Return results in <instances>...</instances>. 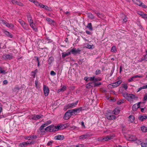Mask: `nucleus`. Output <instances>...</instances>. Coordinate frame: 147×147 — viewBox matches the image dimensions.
<instances>
[{
	"label": "nucleus",
	"mask_w": 147,
	"mask_h": 147,
	"mask_svg": "<svg viewBox=\"0 0 147 147\" xmlns=\"http://www.w3.org/2000/svg\"><path fill=\"white\" fill-rule=\"evenodd\" d=\"M122 95L128 101H130L135 98H138V97L134 94H128L126 92L122 93Z\"/></svg>",
	"instance_id": "1"
},
{
	"label": "nucleus",
	"mask_w": 147,
	"mask_h": 147,
	"mask_svg": "<svg viewBox=\"0 0 147 147\" xmlns=\"http://www.w3.org/2000/svg\"><path fill=\"white\" fill-rule=\"evenodd\" d=\"M45 130L47 131H49L51 132L58 131L57 125L55 126L53 125H51L47 127L45 129Z\"/></svg>",
	"instance_id": "2"
},
{
	"label": "nucleus",
	"mask_w": 147,
	"mask_h": 147,
	"mask_svg": "<svg viewBox=\"0 0 147 147\" xmlns=\"http://www.w3.org/2000/svg\"><path fill=\"white\" fill-rule=\"evenodd\" d=\"M78 100L76 101L74 103H69L68 104L66 105L64 107V109H66V110L68 109H72L75 107L78 104Z\"/></svg>",
	"instance_id": "3"
},
{
	"label": "nucleus",
	"mask_w": 147,
	"mask_h": 147,
	"mask_svg": "<svg viewBox=\"0 0 147 147\" xmlns=\"http://www.w3.org/2000/svg\"><path fill=\"white\" fill-rule=\"evenodd\" d=\"M13 56L11 53L9 54H4L2 56L3 59L5 60H11L13 59Z\"/></svg>",
	"instance_id": "4"
},
{
	"label": "nucleus",
	"mask_w": 147,
	"mask_h": 147,
	"mask_svg": "<svg viewBox=\"0 0 147 147\" xmlns=\"http://www.w3.org/2000/svg\"><path fill=\"white\" fill-rule=\"evenodd\" d=\"M71 50V53L73 54L74 55H76L77 54H80V53L81 50L78 48L76 49L75 48H73Z\"/></svg>",
	"instance_id": "5"
},
{
	"label": "nucleus",
	"mask_w": 147,
	"mask_h": 147,
	"mask_svg": "<svg viewBox=\"0 0 147 147\" xmlns=\"http://www.w3.org/2000/svg\"><path fill=\"white\" fill-rule=\"evenodd\" d=\"M18 22L22 27L25 29H28V24L21 19H19Z\"/></svg>",
	"instance_id": "6"
},
{
	"label": "nucleus",
	"mask_w": 147,
	"mask_h": 147,
	"mask_svg": "<svg viewBox=\"0 0 147 147\" xmlns=\"http://www.w3.org/2000/svg\"><path fill=\"white\" fill-rule=\"evenodd\" d=\"M72 116L70 113V111L69 110L67 111L63 117V119L65 120L69 119Z\"/></svg>",
	"instance_id": "7"
},
{
	"label": "nucleus",
	"mask_w": 147,
	"mask_h": 147,
	"mask_svg": "<svg viewBox=\"0 0 147 147\" xmlns=\"http://www.w3.org/2000/svg\"><path fill=\"white\" fill-rule=\"evenodd\" d=\"M122 82L121 80H120L115 83H111L109 84L110 85L112 86V88H115L118 86Z\"/></svg>",
	"instance_id": "8"
},
{
	"label": "nucleus",
	"mask_w": 147,
	"mask_h": 147,
	"mask_svg": "<svg viewBox=\"0 0 147 147\" xmlns=\"http://www.w3.org/2000/svg\"><path fill=\"white\" fill-rule=\"evenodd\" d=\"M43 91L45 96H48L49 92L48 87L45 85H44L43 86Z\"/></svg>",
	"instance_id": "9"
},
{
	"label": "nucleus",
	"mask_w": 147,
	"mask_h": 147,
	"mask_svg": "<svg viewBox=\"0 0 147 147\" xmlns=\"http://www.w3.org/2000/svg\"><path fill=\"white\" fill-rule=\"evenodd\" d=\"M106 116L107 119L110 120L115 119L116 118V116L114 115L111 114H107Z\"/></svg>",
	"instance_id": "10"
},
{
	"label": "nucleus",
	"mask_w": 147,
	"mask_h": 147,
	"mask_svg": "<svg viewBox=\"0 0 147 147\" xmlns=\"http://www.w3.org/2000/svg\"><path fill=\"white\" fill-rule=\"evenodd\" d=\"M140 103L141 102H139L137 104H134L132 107V110L134 111H136L137 110V109L140 107Z\"/></svg>",
	"instance_id": "11"
},
{
	"label": "nucleus",
	"mask_w": 147,
	"mask_h": 147,
	"mask_svg": "<svg viewBox=\"0 0 147 147\" xmlns=\"http://www.w3.org/2000/svg\"><path fill=\"white\" fill-rule=\"evenodd\" d=\"M55 139L57 140H63L64 138V136L63 135H58L55 137Z\"/></svg>",
	"instance_id": "12"
},
{
	"label": "nucleus",
	"mask_w": 147,
	"mask_h": 147,
	"mask_svg": "<svg viewBox=\"0 0 147 147\" xmlns=\"http://www.w3.org/2000/svg\"><path fill=\"white\" fill-rule=\"evenodd\" d=\"M44 116L42 115H34L32 117V119L33 120H36L40 119V118H42Z\"/></svg>",
	"instance_id": "13"
},
{
	"label": "nucleus",
	"mask_w": 147,
	"mask_h": 147,
	"mask_svg": "<svg viewBox=\"0 0 147 147\" xmlns=\"http://www.w3.org/2000/svg\"><path fill=\"white\" fill-rule=\"evenodd\" d=\"M139 120L141 121H143L144 120L147 119V115H140L138 117Z\"/></svg>",
	"instance_id": "14"
},
{
	"label": "nucleus",
	"mask_w": 147,
	"mask_h": 147,
	"mask_svg": "<svg viewBox=\"0 0 147 147\" xmlns=\"http://www.w3.org/2000/svg\"><path fill=\"white\" fill-rule=\"evenodd\" d=\"M65 124H60L58 125H57V131H58L59 129H62L65 127Z\"/></svg>",
	"instance_id": "15"
},
{
	"label": "nucleus",
	"mask_w": 147,
	"mask_h": 147,
	"mask_svg": "<svg viewBox=\"0 0 147 147\" xmlns=\"http://www.w3.org/2000/svg\"><path fill=\"white\" fill-rule=\"evenodd\" d=\"M71 53V50L70 51H69L67 52V53H61L62 54V57L63 59H64L65 57L66 56H68L70 55Z\"/></svg>",
	"instance_id": "16"
},
{
	"label": "nucleus",
	"mask_w": 147,
	"mask_h": 147,
	"mask_svg": "<svg viewBox=\"0 0 147 147\" xmlns=\"http://www.w3.org/2000/svg\"><path fill=\"white\" fill-rule=\"evenodd\" d=\"M112 136L111 135L106 136L105 137L103 138V140L105 141H107L111 140L112 138Z\"/></svg>",
	"instance_id": "17"
},
{
	"label": "nucleus",
	"mask_w": 147,
	"mask_h": 147,
	"mask_svg": "<svg viewBox=\"0 0 147 147\" xmlns=\"http://www.w3.org/2000/svg\"><path fill=\"white\" fill-rule=\"evenodd\" d=\"M94 82H91L87 84L86 85V87L87 88H91L94 87Z\"/></svg>",
	"instance_id": "18"
},
{
	"label": "nucleus",
	"mask_w": 147,
	"mask_h": 147,
	"mask_svg": "<svg viewBox=\"0 0 147 147\" xmlns=\"http://www.w3.org/2000/svg\"><path fill=\"white\" fill-rule=\"evenodd\" d=\"M89 137L90 136L88 134L83 135L80 136L79 139L80 140L85 139Z\"/></svg>",
	"instance_id": "19"
},
{
	"label": "nucleus",
	"mask_w": 147,
	"mask_h": 147,
	"mask_svg": "<svg viewBox=\"0 0 147 147\" xmlns=\"http://www.w3.org/2000/svg\"><path fill=\"white\" fill-rule=\"evenodd\" d=\"M28 145H29V144L28 143V142H23L20 143L19 144V146L20 147H24Z\"/></svg>",
	"instance_id": "20"
},
{
	"label": "nucleus",
	"mask_w": 147,
	"mask_h": 147,
	"mask_svg": "<svg viewBox=\"0 0 147 147\" xmlns=\"http://www.w3.org/2000/svg\"><path fill=\"white\" fill-rule=\"evenodd\" d=\"M28 20L29 23H32L33 22L32 17L31 15L29 13L27 15Z\"/></svg>",
	"instance_id": "21"
},
{
	"label": "nucleus",
	"mask_w": 147,
	"mask_h": 147,
	"mask_svg": "<svg viewBox=\"0 0 147 147\" xmlns=\"http://www.w3.org/2000/svg\"><path fill=\"white\" fill-rule=\"evenodd\" d=\"M128 120L131 123H132L134 120V117L133 115H131L128 117Z\"/></svg>",
	"instance_id": "22"
},
{
	"label": "nucleus",
	"mask_w": 147,
	"mask_h": 147,
	"mask_svg": "<svg viewBox=\"0 0 147 147\" xmlns=\"http://www.w3.org/2000/svg\"><path fill=\"white\" fill-rule=\"evenodd\" d=\"M129 140L131 141H134L136 140V137L133 135H131L129 137Z\"/></svg>",
	"instance_id": "23"
},
{
	"label": "nucleus",
	"mask_w": 147,
	"mask_h": 147,
	"mask_svg": "<svg viewBox=\"0 0 147 147\" xmlns=\"http://www.w3.org/2000/svg\"><path fill=\"white\" fill-rule=\"evenodd\" d=\"M5 34L7 35V36L10 37V38H12L13 37L12 35L9 32L7 31H5L4 32Z\"/></svg>",
	"instance_id": "24"
},
{
	"label": "nucleus",
	"mask_w": 147,
	"mask_h": 147,
	"mask_svg": "<svg viewBox=\"0 0 147 147\" xmlns=\"http://www.w3.org/2000/svg\"><path fill=\"white\" fill-rule=\"evenodd\" d=\"M120 110L118 107H116L114 110V114L116 115H117L120 112Z\"/></svg>",
	"instance_id": "25"
},
{
	"label": "nucleus",
	"mask_w": 147,
	"mask_h": 147,
	"mask_svg": "<svg viewBox=\"0 0 147 147\" xmlns=\"http://www.w3.org/2000/svg\"><path fill=\"white\" fill-rule=\"evenodd\" d=\"M30 26L34 30L35 32H36L37 31V28L35 26V25L33 24V22L32 23H30Z\"/></svg>",
	"instance_id": "26"
},
{
	"label": "nucleus",
	"mask_w": 147,
	"mask_h": 147,
	"mask_svg": "<svg viewBox=\"0 0 147 147\" xmlns=\"http://www.w3.org/2000/svg\"><path fill=\"white\" fill-rule=\"evenodd\" d=\"M70 113L72 115H76L77 113V112L75 109H71L70 110Z\"/></svg>",
	"instance_id": "27"
},
{
	"label": "nucleus",
	"mask_w": 147,
	"mask_h": 147,
	"mask_svg": "<svg viewBox=\"0 0 147 147\" xmlns=\"http://www.w3.org/2000/svg\"><path fill=\"white\" fill-rule=\"evenodd\" d=\"M66 86H63L61 88L58 90L57 92L59 93L61 91L63 92L66 90Z\"/></svg>",
	"instance_id": "28"
},
{
	"label": "nucleus",
	"mask_w": 147,
	"mask_h": 147,
	"mask_svg": "<svg viewBox=\"0 0 147 147\" xmlns=\"http://www.w3.org/2000/svg\"><path fill=\"white\" fill-rule=\"evenodd\" d=\"M54 58L52 57H49L48 59V64L50 65L54 61Z\"/></svg>",
	"instance_id": "29"
},
{
	"label": "nucleus",
	"mask_w": 147,
	"mask_h": 147,
	"mask_svg": "<svg viewBox=\"0 0 147 147\" xmlns=\"http://www.w3.org/2000/svg\"><path fill=\"white\" fill-rule=\"evenodd\" d=\"M86 27L87 28H88L91 31L93 30V28L91 23H88V25L86 26Z\"/></svg>",
	"instance_id": "30"
},
{
	"label": "nucleus",
	"mask_w": 147,
	"mask_h": 147,
	"mask_svg": "<svg viewBox=\"0 0 147 147\" xmlns=\"http://www.w3.org/2000/svg\"><path fill=\"white\" fill-rule=\"evenodd\" d=\"M102 83L100 82H94V85L93 86L94 87H98L99 86L101 85Z\"/></svg>",
	"instance_id": "31"
},
{
	"label": "nucleus",
	"mask_w": 147,
	"mask_h": 147,
	"mask_svg": "<svg viewBox=\"0 0 147 147\" xmlns=\"http://www.w3.org/2000/svg\"><path fill=\"white\" fill-rule=\"evenodd\" d=\"M138 6L140 7H142L144 8H146L147 7V6L141 1L140 2V3H139Z\"/></svg>",
	"instance_id": "32"
},
{
	"label": "nucleus",
	"mask_w": 147,
	"mask_h": 147,
	"mask_svg": "<svg viewBox=\"0 0 147 147\" xmlns=\"http://www.w3.org/2000/svg\"><path fill=\"white\" fill-rule=\"evenodd\" d=\"M141 130L142 131L144 132H147V129L146 127L143 126L141 127Z\"/></svg>",
	"instance_id": "33"
},
{
	"label": "nucleus",
	"mask_w": 147,
	"mask_h": 147,
	"mask_svg": "<svg viewBox=\"0 0 147 147\" xmlns=\"http://www.w3.org/2000/svg\"><path fill=\"white\" fill-rule=\"evenodd\" d=\"M132 1L137 5H138L141 1L140 0H132Z\"/></svg>",
	"instance_id": "34"
},
{
	"label": "nucleus",
	"mask_w": 147,
	"mask_h": 147,
	"mask_svg": "<svg viewBox=\"0 0 147 147\" xmlns=\"http://www.w3.org/2000/svg\"><path fill=\"white\" fill-rule=\"evenodd\" d=\"M46 19L47 22L50 24H51L54 22L53 20H52L50 18H47Z\"/></svg>",
	"instance_id": "35"
},
{
	"label": "nucleus",
	"mask_w": 147,
	"mask_h": 147,
	"mask_svg": "<svg viewBox=\"0 0 147 147\" xmlns=\"http://www.w3.org/2000/svg\"><path fill=\"white\" fill-rule=\"evenodd\" d=\"M111 51L112 52L115 53L117 51L116 47L115 46H113L111 48Z\"/></svg>",
	"instance_id": "36"
},
{
	"label": "nucleus",
	"mask_w": 147,
	"mask_h": 147,
	"mask_svg": "<svg viewBox=\"0 0 147 147\" xmlns=\"http://www.w3.org/2000/svg\"><path fill=\"white\" fill-rule=\"evenodd\" d=\"M5 26L8 28H13L14 26V25L13 24H9L7 23H6Z\"/></svg>",
	"instance_id": "37"
},
{
	"label": "nucleus",
	"mask_w": 147,
	"mask_h": 147,
	"mask_svg": "<svg viewBox=\"0 0 147 147\" xmlns=\"http://www.w3.org/2000/svg\"><path fill=\"white\" fill-rule=\"evenodd\" d=\"M94 45H91L89 44H88L87 45L86 47L89 49H92L94 48Z\"/></svg>",
	"instance_id": "38"
},
{
	"label": "nucleus",
	"mask_w": 147,
	"mask_h": 147,
	"mask_svg": "<svg viewBox=\"0 0 147 147\" xmlns=\"http://www.w3.org/2000/svg\"><path fill=\"white\" fill-rule=\"evenodd\" d=\"M145 143L142 142L141 143L142 147H147V142L145 141Z\"/></svg>",
	"instance_id": "39"
},
{
	"label": "nucleus",
	"mask_w": 147,
	"mask_h": 147,
	"mask_svg": "<svg viewBox=\"0 0 147 147\" xmlns=\"http://www.w3.org/2000/svg\"><path fill=\"white\" fill-rule=\"evenodd\" d=\"M142 18L144 19H146L147 20V14H140Z\"/></svg>",
	"instance_id": "40"
},
{
	"label": "nucleus",
	"mask_w": 147,
	"mask_h": 147,
	"mask_svg": "<svg viewBox=\"0 0 147 147\" xmlns=\"http://www.w3.org/2000/svg\"><path fill=\"white\" fill-rule=\"evenodd\" d=\"M88 17L90 18L91 19H94V16L92 13H89L88 14Z\"/></svg>",
	"instance_id": "41"
},
{
	"label": "nucleus",
	"mask_w": 147,
	"mask_h": 147,
	"mask_svg": "<svg viewBox=\"0 0 147 147\" xmlns=\"http://www.w3.org/2000/svg\"><path fill=\"white\" fill-rule=\"evenodd\" d=\"M0 73H1L3 74H5L6 73L5 71L4 70H3L2 68L0 67Z\"/></svg>",
	"instance_id": "42"
},
{
	"label": "nucleus",
	"mask_w": 147,
	"mask_h": 147,
	"mask_svg": "<svg viewBox=\"0 0 147 147\" xmlns=\"http://www.w3.org/2000/svg\"><path fill=\"white\" fill-rule=\"evenodd\" d=\"M101 73V71L100 69H97L95 71V74L96 75L100 74Z\"/></svg>",
	"instance_id": "43"
},
{
	"label": "nucleus",
	"mask_w": 147,
	"mask_h": 147,
	"mask_svg": "<svg viewBox=\"0 0 147 147\" xmlns=\"http://www.w3.org/2000/svg\"><path fill=\"white\" fill-rule=\"evenodd\" d=\"M77 112V113H79L82 110V107H80L79 108L75 109Z\"/></svg>",
	"instance_id": "44"
},
{
	"label": "nucleus",
	"mask_w": 147,
	"mask_h": 147,
	"mask_svg": "<svg viewBox=\"0 0 147 147\" xmlns=\"http://www.w3.org/2000/svg\"><path fill=\"white\" fill-rule=\"evenodd\" d=\"M33 3L35 4V5L36 6H39L40 4V3L38 2L36 0H34Z\"/></svg>",
	"instance_id": "45"
},
{
	"label": "nucleus",
	"mask_w": 147,
	"mask_h": 147,
	"mask_svg": "<svg viewBox=\"0 0 147 147\" xmlns=\"http://www.w3.org/2000/svg\"><path fill=\"white\" fill-rule=\"evenodd\" d=\"M95 77L94 76L93 77H90V78L89 80L93 82H94L95 81Z\"/></svg>",
	"instance_id": "46"
},
{
	"label": "nucleus",
	"mask_w": 147,
	"mask_h": 147,
	"mask_svg": "<svg viewBox=\"0 0 147 147\" xmlns=\"http://www.w3.org/2000/svg\"><path fill=\"white\" fill-rule=\"evenodd\" d=\"M101 80L102 79L100 77H98L97 78H95L94 82H96L98 81H101Z\"/></svg>",
	"instance_id": "47"
},
{
	"label": "nucleus",
	"mask_w": 147,
	"mask_h": 147,
	"mask_svg": "<svg viewBox=\"0 0 147 147\" xmlns=\"http://www.w3.org/2000/svg\"><path fill=\"white\" fill-rule=\"evenodd\" d=\"M146 58H147V54H146V55H145L144 57L142 58L141 59V60L140 61V62H141L145 60Z\"/></svg>",
	"instance_id": "48"
},
{
	"label": "nucleus",
	"mask_w": 147,
	"mask_h": 147,
	"mask_svg": "<svg viewBox=\"0 0 147 147\" xmlns=\"http://www.w3.org/2000/svg\"><path fill=\"white\" fill-rule=\"evenodd\" d=\"M43 8L49 11V7L46 5H44Z\"/></svg>",
	"instance_id": "49"
},
{
	"label": "nucleus",
	"mask_w": 147,
	"mask_h": 147,
	"mask_svg": "<svg viewBox=\"0 0 147 147\" xmlns=\"http://www.w3.org/2000/svg\"><path fill=\"white\" fill-rule=\"evenodd\" d=\"M143 100L144 101H147V93H146L144 95Z\"/></svg>",
	"instance_id": "50"
},
{
	"label": "nucleus",
	"mask_w": 147,
	"mask_h": 147,
	"mask_svg": "<svg viewBox=\"0 0 147 147\" xmlns=\"http://www.w3.org/2000/svg\"><path fill=\"white\" fill-rule=\"evenodd\" d=\"M11 2L13 4L17 5L18 2L16 0H12Z\"/></svg>",
	"instance_id": "51"
},
{
	"label": "nucleus",
	"mask_w": 147,
	"mask_h": 147,
	"mask_svg": "<svg viewBox=\"0 0 147 147\" xmlns=\"http://www.w3.org/2000/svg\"><path fill=\"white\" fill-rule=\"evenodd\" d=\"M84 145L83 144H78L75 147H84Z\"/></svg>",
	"instance_id": "52"
},
{
	"label": "nucleus",
	"mask_w": 147,
	"mask_h": 147,
	"mask_svg": "<svg viewBox=\"0 0 147 147\" xmlns=\"http://www.w3.org/2000/svg\"><path fill=\"white\" fill-rule=\"evenodd\" d=\"M36 142V141H34V140H32L30 142H28V143H29V145L33 144H34Z\"/></svg>",
	"instance_id": "53"
},
{
	"label": "nucleus",
	"mask_w": 147,
	"mask_h": 147,
	"mask_svg": "<svg viewBox=\"0 0 147 147\" xmlns=\"http://www.w3.org/2000/svg\"><path fill=\"white\" fill-rule=\"evenodd\" d=\"M17 5H19V6H22V7L24 5L23 3L20 2H18Z\"/></svg>",
	"instance_id": "54"
},
{
	"label": "nucleus",
	"mask_w": 147,
	"mask_h": 147,
	"mask_svg": "<svg viewBox=\"0 0 147 147\" xmlns=\"http://www.w3.org/2000/svg\"><path fill=\"white\" fill-rule=\"evenodd\" d=\"M50 74L51 75L54 76L56 74V73L53 71H51Z\"/></svg>",
	"instance_id": "55"
},
{
	"label": "nucleus",
	"mask_w": 147,
	"mask_h": 147,
	"mask_svg": "<svg viewBox=\"0 0 147 147\" xmlns=\"http://www.w3.org/2000/svg\"><path fill=\"white\" fill-rule=\"evenodd\" d=\"M53 142V141H50L48 142V143L47 144V145L48 146H52V144Z\"/></svg>",
	"instance_id": "56"
},
{
	"label": "nucleus",
	"mask_w": 147,
	"mask_h": 147,
	"mask_svg": "<svg viewBox=\"0 0 147 147\" xmlns=\"http://www.w3.org/2000/svg\"><path fill=\"white\" fill-rule=\"evenodd\" d=\"M37 138V136L36 135H32L30 136V138H31L32 139H35Z\"/></svg>",
	"instance_id": "57"
},
{
	"label": "nucleus",
	"mask_w": 147,
	"mask_h": 147,
	"mask_svg": "<svg viewBox=\"0 0 147 147\" xmlns=\"http://www.w3.org/2000/svg\"><path fill=\"white\" fill-rule=\"evenodd\" d=\"M123 21L125 22H126L127 21V18L126 16H125L124 18L123 19Z\"/></svg>",
	"instance_id": "58"
},
{
	"label": "nucleus",
	"mask_w": 147,
	"mask_h": 147,
	"mask_svg": "<svg viewBox=\"0 0 147 147\" xmlns=\"http://www.w3.org/2000/svg\"><path fill=\"white\" fill-rule=\"evenodd\" d=\"M31 73L32 74V76L33 77V78H34L35 77V75L36 73L34 72L33 71H32L31 72Z\"/></svg>",
	"instance_id": "59"
},
{
	"label": "nucleus",
	"mask_w": 147,
	"mask_h": 147,
	"mask_svg": "<svg viewBox=\"0 0 147 147\" xmlns=\"http://www.w3.org/2000/svg\"><path fill=\"white\" fill-rule=\"evenodd\" d=\"M123 88H124L125 90H126L127 88L128 87L127 84H125L123 85Z\"/></svg>",
	"instance_id": "60"
},
{
	"label": "nucleus",
	"mask_w": 147,
	"mask_h": 147,
	"mask_svg": "<svg viewBox=\"0 0 147 147\" xmlns=\"http://www.w3.org/2000/svg\"><path fill=\"white\" fill-rule=\"evenodd\" d=\"M51 121L50 120H48L46 121V122H45V123L47 124V125H49L51 124Z\"/></svg>",
	"instance_id": "61"
},
{
	"label": "nucleus",
	"mask_w": 147,
	"mask_h": 147,
	"mask_svg": "<svg viewBox=\"0 0 147 147\" xmlns=\"http://www.w3.org/2000/svg\"><path fill=\"white\" fill-rule=\"evenodd\" d=\"M83 59H80L78 62V63L79 65H80L82 64V63L83 61Z\"/></svg>",
	"instance_id": "62"
},
{
	"label": "nucleus",
	"mask_w": 147,
	"mask_h": 147,
	"mask_svg": "<svg viewBox=\"0 0 147 147\" xmlns=\"http://www.w3.org/2000/svg\"><path fill=\"white\" fill-rule=\"evenodd\" d=\"M44 126L42 125L39 128V130H43V129H44Z\"/></svg>",
	"instance_id": "63"
},
{
	"label": "nucleus",
	"mask_w": 147,
	"mask_h": 147,
	"mask_svg": "<svg viewBox=\"0 0 147 147\" xmlns=\"http://www.w3.org/2000/svg\"><path fill=\"white\" fill-rule=\"evenodd\" d=\"M34 58L35 59H36V61H37V62L38 63L39 62V60L38 58V57L35 56V57H34Z\"/></svg>",
	"instance_id": "64"
}]
</instances>
